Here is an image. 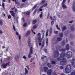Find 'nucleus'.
Returning a JSON list of instances; mask_svg holds the SVG:
<instances>
[{
    "label": "nucleus",
    "instance_id": "nucleus-56",
    "mask_svg": "<svg viewBox=\"0 0 75 75\" xmlns=\"http://www.w3.org/2000/svg\"><path fill=\"white\" fill-rule=\"evenodd\" d=\"M47 6V3H46V4H45L44 5V7H45L46 6Z\"/></svg>",
    "mask_w": 75,
    "mask_h": 75
},
{
    "label": "nucleus",
    "instance_id": "nucleus-51",
    "mask_svg": "<svg viewBox=\"0 0 75 75\" xmlns=\"http://www.w3.org/2000/svg\"><path fill=\"white\" fill-rule=\"evenodd\" d=\"M27 0H22V1L23 3H24V2H25V1H27Z\"/></svg>",
    "mask_w": 75,
    "mask_h": 75
},
{
    "label": "nucleus",
    "instance_id": "nucleus-21",
    "mask_svg": "<svg viewBox=\"0 0 75 75\" xmlns=\"http://www.w3.org/2000/svg\"><path fill=\"white\" fill-rule=\"evenodd\" d=\"M66 50L67 51H68L69 50V45L68 44H67L66 47Z\"/></svg>",
    "mask_w": 75,
    "mask_h": 75
},
{
    "label": "nucleus",
    "instance_id": "nucleus-59",
    "mask_svg": "<svg viewBox=\"0 0 75 75\" xmlns=\"http://www.w3.org/2000/svg\"><path fill=\"white\" fill-rule=\"evenodd\" d=\"M50 16V14H49L47 15V18H49V16Z\"/></svg>",
    "mask_w": 75,
    "mask_h": 75
},
{
    "label": "nucleus",
    "instance_id": "nucleus-62",
    "mask_svg": "<svg viewBox=\"0 0 75 75\" xmlns=\"http://www.w3.org/2000/svg\"><path fill=\"white\" fill-rule=\"evenodd\" d=\"M72 22H73V21H71L69 22V23H72Z\"/></svg>",
    "mask_w": 75,
    "mask_h": 75
},
{
    "label": "nucleus",
    "instance_id": "nucleus-46",
    "mask_svg": "<svg viewBox=\"0 0 75 75\" xmlns=\"http://www.w3.org/2000/svg\"><path fill=\"white\" fill-rule=\"evenodd\" d=\"M36 7H37V5H35V6H34L33 8V10H34V9H35V8H36Z\"/></svg>",
    "mask_w": 75,
    "mask_h": 75
},
{
    "label": "nucleus",
    "instance_id": "nucleus-16",
    "mask_svg": "<svg viewBox=\"0 0 75 75\" xmlns=\"http://www.w3.org/2000/svg\"><path fill=\"white\" fill-rule=\"evenodd\" d=\"M62 7L64 9V8H67V6L64 4H62Z\"/></svg>",
    "mask_w": 75,
    "mask_h": 75
},
{
    "label": "nucleus",
    "instance_id": "nucleus-24",
    "mask_svg": "<svg viewBox=\"0 0 75 75\" xmlns=\"http://www.w3.org/2000/svg\"><path fill=\"white\" fill-rule=\"evenodd\" d=\"M71 31H74L75 29V28H74V26H72L71 27Z\"/></svg>",
    "mask_w": 75,
    "mask_h": 75
},
{
    "label": "nucleus",
    "instance_id": "nucleus-4",
    "mask_svg": "<svg viewBox=\"0 0 75 75\" xmlns=\"http://www.w3.org/2000/svg\"><path fill=\"white\" fill-rule=\"evenodd\" d=\"M10 62H8V63H6V64H5V63H3V64L2 65V67H3V68H6L7 66L8 65V66H9V64Z\"/></svg>",
    "mask_w": 75,
    "mask_h": 75
},
{
    "label": "nucleus",
    "instance_id": "nucleus-1",
    "mask_svg": "<svg viewBox=\"0 0 75 75\" xmlns=\"http://www.w3.org/2000/svg\"><path fill=\"white\" fill-rule=\"evenodd\" d=\"M67 54H65V52H62L60 55L61 58H64L66 55L67 58H70L72 57V53L70 51H68L66 53Z\"/></svg>",
    "mask_w": 75,
    "mask_h": 75
},
{
    "label": "nucleus",
    "instance_id": "nucleus-54",
    "mask_svg": "<svg viewBox=\"0 0 75 75\" xmlns=\"http://www.w3.org/2000/svg\"><path fill=\"white\" fill-rule=\"evenodd\" d=\"M42 59H44V55L42 56V57H41Z\"/></svg>",
    "mask_w": 75,
    "mask_h": 75
},
{
    "label": "nucleus",
    "instance_id": "nucleus-23",
    "mask_svg": "<svg viewBox=\"0 0 75 75\" xmlns=\"http://www.w3.org/2000/svg\"><path fill=\"white\" fill-rule=\"evenodd\" d=\"M37 21V20L36 19L33 20L32 22L33 24H35Z\"/></svg>",
    "mask_w": 75,
    "mask_h": 75
},
{
    "label": "nucleus",
    "instance_id": "nucleus-20",
    "mask_svg": "<svg viewBox=\"0 0 75 75\" xmlns=\"http://www.w3.org/2000/svg\"><path fill=\"white\" fill-rule=\"evenodd\" d=\"M25 14L27 16H29L30 14V11H27L25 12Z\"/></svg>",
    "mask_w": 75,
    "mask_h": 75
},
{
    "label": "nucleus",
    "instance_id": "nucleus-22",
    "mask_svg": "<svg viewBox=\"0 0 75 75\" xmlns=\"http://www.w3.org/2000/svg\"><path fill=\"white\" fill-rule=\"evenodd\" d=\"M55 20L54 19H52V21L51 22V26H52V25H53L54 23V21Z\"/></svg>",
    "mask_w": 75,
    "mask_h": 75
},
{
    "label": "nucleus",
    "instance_id": "nucleus-5",
    "mask_svg": "<svg viewBox=\"0 0 75 75\" xmlns=\"http://www.w3.org/2000/svg\"><path fill=\"white\" fill-rule=\"evenodd\" d=\"M33 47H31L29 52L30 54L28 55V57H29V58H31V57H32V56H31V55L32 54H33Z\"/></svg>",
    "mask_w": 75,
    "mask_h": 75
},
{
    "label": "nucleus",
    "instance_id": "nucleus-29",
    "mask_svg": "<svg viewBox=\"0 0 75 75\" xmlns=\"http://www.w3.org/2000/svg\"><path fill=\"white\" fill-rule=\"evenodd\" d=\"M51 62L52 64H56L55 61H54V60L52 61Z\"/></svg>",
    "mask_w": 75,
    "mask_h": 75
},
{
    "label": "nucleus",
    "instance_id": "nucleus-42",
    "mask_svg": "<svg viewBox=\"0 0 75 75\" xmlns=\"http://www.w3.org/2000/svg\"><path fill=\"white\" fill-rule=\"evenodd\" d=\"M0 24L1 25H3V22H2V21L1 20L0 21Z\"/></svg>",
    "mask_w": 75,
    "mask_h": 75
},
{
    "label": "nucleus",
    "instance_id": "nucleus-55",
    "mask_svg": "<svg viewBox=\"0 0 75 75\" xmlns=\"http://www.w3.org/2000/svg\"><path fill=\"white\" fill-rule=\"evenodd\" d=\"M0 34H3V32L1 31V29H0Z\"/></svg>",
    "mask_w": 75,
    "mask_h": 75
},
{
    "label": "nucleus",
    "instance_id": "nucleus-44",
    "mask_svg": "<svg viewBox=\"0 0 75 75\" xmlns=\"http://www.w3.org/2000/svg\"><path fill=\"white\" fill-rule=\"evenodd\" d=\"M66 1V0H63V2L62 3V4H64L65 3Z\"/></svg>",
    "mask_w": 75,
    "mask_h": 75
},
{
    "label": "nucleus",
    "instance_id": "nucleus-15",
    "mask_svg": "<svg viewBox=\"0 0 75 75\" xmlns=\"http://www.w3.org/2000/svg\"><path fill=\"white\" fill-rule=\"evenodd\" d=\"M25 72L24 73V74L25 75H26L27 74H28V70L26 68H25Z\"/></svg>",
    "mask_w": 75,
    "mask_h": 75
},
{
    "label": "nucleus",
    "instance_id": "nucleus-11",
    "mask_svg": "<svg viewBox=\"0 0 75 75\" xmlns=\"http://www.w3.org/2000/svg\"><path fill=\"white\" fill-rule=\"evenodd\" d=\"M28 45H29V47H30V46H31V38H28Z\"/></svg>",
    "mask_w": 75,
    "mask_h": 75
},
{
    "label": "nucleus",
    "instance_id": "nucleus-28",
    "mask_svg": "<svg viewBox=\"0 0 75 75\" xmlns=\"http://www.w3.org/2000/svg\"><path fill=\"white\" fill-rule=\"evenodd\" d=\"M47 65L48 67H49V68H51V64L50 63H48L47 64Z\"/></svg>",
    "mask_w": 75,
    "mask_h": 75
},
{
    "label": "nucleus",
    "instance_id": "nucleus-47",
    "mask_svg": "<svg viewBox=\"0 0 75 75\" xmlns=\"http://www.w3.org/2000/svg\"><path fill=\"white\" fill-rule=\"evenodd\" d=\"M45 0H42V4H44L45 3Z\"/></svg>",
    "mask_w": 75,
    "mask_h": 75
},
{
    "label": "nucleus",
    "instance_id": "nucleus-49",
    "mask_svg": "<svg viewBox=\"0 0 75 75\" xmlns=\"http://www.w3.org/2000/svg\"><path fill=\"white\" fill-rule=\"evenodd\" d=\"M58 31H54V33L55 34H58Z\"/></svg>",
    "mask_w": 75,
    "mask_h": 75
},
{
    "label": "nucleus",
    "instance_id": "nucleus-13",
    "mask_svg": "<svg viewBox=\"0 0 75 75\" xmlns=\"http://www.w3.org/2000/svg\"><path fill=\"white\" fill-rule=\"evenodd\" d=\"M73 8V11L74 12H75V2H74L73 4V6H72Z\"/></svg>",
    "mask_w": 75,
    "mask_h": 75
},
{
    "label": "nucleus",
    "instance_id": "nucleus-30",
    "mask_svg": "<svg viewBox=\"0 0 75 75\" xmlns=\"http://www.w3.org/2000/svg\"><path fill=\"white\" fill-rule=\"evenodd\" d=\"M49 32L50 34H51V33H52V28H50Z\"/></svg>",
    "mask_w": 75,
    "mask_h": 75
},
{
    "label": "nucleus",
    "instance_id": "nucleus-12",
    "mask_svg": "<svg viewBox=\"0 0 75 75\" xmlns=\"http://www.w3.org/2000/svg\"><path fill=\"white\" fill-rule=\"evenodd\" d=\"M72 63V65L73 66V67H74L75 68V59H73L71 62Z\"/></svg>",
    "mask_w": 75,
    "mask_h": 75
},
{
    "label": "nucleus",
    "instance_id": "nucleus-36",
    "mask_svg": "<svg viewBox=\"0 0 75 75\" xmlns=\"http://www.w3.org/2000/svg\"><path fill=\"white\" fill-rule=\"evenodd\" d=\"M71 75H75V72H73L71 73Z\"/></svg>",
    "mask_w": 75,
    "mask_h": 75
},
{
    "label": "nucleus",
    "instance_id": "nucleus-61",
    "mask_svg": "<svg viewBox=\"0 0 75 75\" xmlns=\"http://www.w3.org/2000/svg\"><path fill=\"white\" fill-rule=\"evenodd\" d=\"M36 46H37V47H38V43H36Z\"/></svg>",
    "mask_w": 75,
    "mask_h": 75
},
{
    "label": "nucleus",
    "instance_id": "nucleus-41",
    "mask_svg": "<svg viewBox=\"0 0 75 75\" xmlns=\"http://www.w3.org/2000/svg\"><path fill=\"white\" fill-rule=\"evenodd\" d=\"M64 45H65V42L63 41L62 42V46H64Z\"/></svg>",
    "mask_w": 75,
    "mask_h": 75
},
{
    "label": "nucleus",
    "instance_id": "nucleus-43",
    "mask_svg": "<svg viewBox=\"0 0 75 75\" xmlns=\"http://www.w3.org/2000/svg\"><path fill=\"white\" fill-rule=\"evenodd\" d=\"M48 30L47 31L46 34V36H48Z\"/></svg>",
    "mask_w": 75,
    "mask_h": 75
},
{
    "label": "nucleus",
    "instance_id": "nucleus-17",
    "mask_svg": "<svg viewBox=\"0 0 75 75\" xmlns=\"http://www.w3.org/2000/svg\"><path fill=\"white\" fill-rule=\"evenodd\" d=\"M48 69V68L47 67H44V71L45 72H46L47 71V70Z\"/></svg>",
    "mask_w": 75,
    "mask_h": 75
},
{
    "label": "nucleus",
    "instance_id": "nucleus-27",
    "mask_svg": "<svg viewBox=\"0 0 75 75\" xmlns=\"http://www.w3.org/2000/svg\"><path fill=\"white\" fill-rule=\"evenodd\" d=\"M46 45H47L48 44V38L46 39Z\"/></svg>",
    "mask_w": 75,
    "mask_h": 75
},
{
    "label": "nucleus",
    "instance_id": "nucleus-33",
    "mask_svg": "<svg viewBox=\"0 0 75 75\" xmlns=\"http://www.w3.org/2000/svg\"><path fill=\"white\" fill-rule=\"evenodd\" d=\"M5 5H4V3H3L2 4V7L3 8V9H4V8H5V7L4 6Z\"/></svg>",
    "mask_w": 75,
    "mask_h": 75
},
{
    "label": "nucleus",
    "instance_id": "nucleus-39",
    "mask_svg": "<svg viewBox=\"0 0 75 75\" xmlns=\"http://www.w3.org/2000/svg\"><path fill=\"white\" fill-rule=\"evenodd\" d=\"M13 30L14 31H16V28H15V26H14V25H13Z\"/></svg>",
    "mask_w": 75,
    "mask_h": 75
},
{
    "label": "nucleus",
    "instance_id": "nucleus-64",
    "mask_svg": "<svg viewBox=\"0 0 75 75\" xmlns=\"http://www.w3.org/2000/svg\"><path fill=\"white\" fill-rule=\"evenodd\" d=\"M64 75V74L63 73H62L60 74V75Z\"/></svg>",
    "mask_w": 75,
    "mask_h": 75
},
{
    "label": "nucleus",
    "instance_id": "nucleus-10",
    "mask_svg": "<svg viewBox=\"0 0 75 75\" xmlns=\"http://www.w3.org/2000/svg\"><path fill=\"white\" fill-rule=\"evenodd\" d=\"M20 53H18V54H16V55L15 56V59L16 60H17V59H19L20 58Z\"/></svg>",
    "mask_w": 75,
    "mask_h": 75
},
{
    "label": "nucleus",
    "instance_id": "nucleus-45",
    "mask_svg": "<svg viewBox=\"0 0 75 75\" xmlns=\"http://www.w3.org/2000/svg\"><path fill=\"white\" fill-rule=\"evenodd\" d=\"M61 51H65V49H62L61 50Z\"/></svg>",
    "mask_w": 75,
    "mask_h": 75
},
{
    "label": "nucleus",
    "instance_id": "nucleus-31",
    "mask_svg": "<svg viewBox=\"0 0 75 75\" xmlns=\"http://www.w3.org/2000/svg\"><path fill=\"white\" fill-rule=\"evenodd\" d=\"M59 35L60 37H63V33H60Z\"/></svg>",
    "mask_w": 75,
    "mask_h": 75
},
{
    "label": "nucleus",
    "instance_id": "nucleus-3",
    "mask_svg": "<svg viewBox=\"0 0 75 75\" xmlns=\"http://www.w3.org/2000/svg\"><path fill=\"white\" fill-rule=\"evenodd\" d=\"M71 67L70 65H68L66 67L65 71L66 74H69L70 72H71Z\"/></svg>",
    "mask_w": 75,
    "mask_h": 75
},
{
    "label": "nucleus",
    "instance_id": "nucleus-18",
    "mask_svg": "<svg viewBox=\"0 0 75 75\" xmlns=\"http://www.w3.org/2000/svg\"><path fill=\"white\" fill-rule=\"evenodd\" d=\"M16 35H17V36H19V40H21V35H20L19 34H18V33L17 32H16Z\"/></svg>",
    "mask_w": 75,
    "mask_h": 75
},
{
    "label": "nucleus",
    "instance_id": "nucleus-14",
    "mask_svg": "<svg viewBox=\"0 0 75 75\" xmlns=\"http://www.w3.org/2000/svg\"><path fill=\"white\" fill-rule=\"evenodd\" d=\"M30 33H31V31L29 30L27 31V33H26V36L27 37L28 36V35H30Z\"/></svg>",
    "mask_w": 75,
    "mask_h": 75
},
{
    "label": "nucleus",
    "instance_id": "nucleus-63",
    "mask_svg": "<svg viewBox=\"0 0 75 75\" xmlns=\"http://www.w3.org/2000/svg\"><path fill=\"white\" fill-rule=\"evenodd\" d=\"M50 18L51 19V20H52V16H50Z\"/></svg>",
    "mask_w": 75,
    "mask_h": 75
},
{
    "label": "nucleus",
    "instance_id": "nucleus-32",
    "mask_svg": "<svg viewBox=\"0 0 75 75\" xmlns=\"http://www.w3.org/2000/svg\"><path fill=\"white\" fill-rule=\"evenodd\" d=\"M7 16L8 18V19H10V18H11V15H8Z\"/></svg>",
    "mask_w": 75,
    "mask_h": 75
},
{
    "label": "nucleus",
    "instance_id": "nucleus-7",
    "mask_svg": "<svg viewBox=\"0 0 75 75\" xmlns=\"http://www.w3.org/2000/svg\"><path fill=\"white\" fill-rule=\"evenodd\" d=\"M54 56L55 58L57 57L59 55V52L58 50H55L54 52Z\"/></svg>",
    "mask_w": 75,
    "mask_h": 75
},
{
    "label": "nucleus",
    "instance_id": "nucleus-8",
    "mask_svg": "<svg viewBox=\"0 0 75 75\" xmlns=\"http://www.w3.org/2000/svg\"><path fill=\"white\" fill-rule=\"evenodd\" d=\"M10 13H11V15L12 17H13L14 20H16V16L15 13L13 12V11H10Z\"/></svg>",
    "mask_w": 75,
    "mask_h": 75
},
{
    "label": "nucleus",
    "instance_id": "nucleus-52",
    "mask_svg": "<svg viewBox=\"0 0 75 75\" xmlns=\"http://www.w3.org/2000/svg\"><path fill=\"white\" fill-rule=\"evenodd\" d=\"M34 60V59L33 58H31V60L30 61V62H32Z\"/></svg>",
    "mask_w": 75,
    "mask_h": 75
},
{
    "label": "nucleus",
    "instance_id": "nucleus-50",
    "mask_svg": "<svg viewBox=\"0 0 75 75\" xmlns=\"http://www.w3.org/2000/svg\"><path fill=\"white\" fill-rule=\"evenodd\" d=\"M22 21L23 22H24L25 21V19H24V18H22Z\"/></svg>",
    "mask_w": 75,
    "mask_h": 75
},
{
    "label": "nucleus",
    "instance_id": "nucleus-40",
    "mask_svg": "<svg viewBox=\"0 0 75 75\" xmlns=\"http://www.w3.org/2000/svg\"><path fill=\"white\" fill-rule=\"evenodd\" d=\"M23 26L25 27H26V26H27V23H25L23 24Z\"/></svg>",
    "mask_w": 75,
    "mask_h": 75
},
{
    "label": "nucleus",
    "instance_id": "nucleus-58",
    "mask_svg": "<svg viewBox=\"0 0 75 75\" xmlns=\"http://www.w3.org/2000/svg\"><path fill=\"white\" fill-rule=\"evenodd\" d=\"M37 9H35L34 11V13H35L37 12Z\"/></svg>",
    "mask_w": 75,
    "mask_h": 75
},
{
    "label": "nucleus",
    "instance_id": "nucleus-37",
    "mask_svg": "<svg viewBox=\"0 0 75 75\" xmlns=\"http://www.w3.org/2000/svg\"><path fill=\"white\" fill-rule=\"evenodd\" d=\"M41 14L40 15V18H41V17H42V12H41Z\"/></svg>",
    "mask_w": 75,
    "mask_h": 75
},
{
    "label": "nucleus",
    "instance_id": "nucleus-26",
    "mask_svg": "<svg viewBox=\"0 0 75 75\" xmlns=\"http://www.w3.org/2000/svg\"><path fill=\"white\" fill-rule=\"evenodd\" d=\"M65 30H67V28L66 26H64L62 28V31H64Z\"/></svg>",
    "mask_w": 75,
    "mask_h": 75
},
{
    "label": "nucleus",
    "instance_id": "nucleus-9",
    "mask_svg": "<svg viewBox=\"0 0 75 75\" xmlns=\"http://www.w3.org/2000/svg\"><path fill=\"white\" fill-rule=\"evenodd\" d=\"M52 72V70L50 69L48 70L47 73V75H51Z\"/></svg>",
    "mask_w": 75,
    "mask_h": 75
},
{
    "label": "nucleus",
    "instance_id": "nucleus-60",
    "mask_svg": "<svg viewBox=\"0 0 75 75\" xmlns=\"http://www.w3.org/2000/svg\"><path fill=\"white\" fill-rule=\"evenodd\" d=\"M45 52H46V53H47V49L45 50Z\"/></svg>",
    "mask_w": 75,
    "mask_h": 75
},
{
    "label": "nucleus",
    "instance_id": "nucleus-25",
    "mask_svg": "<svg viewBox=\"0 0 75 75\" xmlns=\"http://www.w3.org/2000/svg\"><path fill=\"white\" fill-rule=\"evenodd\" d=\"M62 38L58 37L57 38V40H58V41H61V40H62Z\"/></svg>",
    "mask_w": 75,
    "mask_h": 75
},
{
    "label": "nucleus",
    "instance_id": "nucleus-35",
    "mask_svg": "<svg viewBox=\"0 0 75 75\" xmlns=\"http://www.w3.org/2000/svg\"><path fill=\"white\" fill-rule=\"evenodd\" d=\"M37 28V26H36V25H34L33 26V29H35V28Z\"/></svg>",
    "mask_w": 75,
    "mask_h": 75
},
{
    "label": "nucleus",
    "instance_id": "nucleus-34",
    "mask_svg": "<svg viewBox=\"0 0 75 75\" xmlns=\"http://www.w3.org/2000/svg\"><path fill=\"white\" fill-rule=\"evenodd\" d=\"M56 26L57 29H58V30H60L61 29H60V28L58 27V25H57Z\"/></svg>",
    "mask_w": 75,
    "mask_h": 75
},
{
    "label": "nucleus",
    "instance_id": "nucleus-2",
    "mask_svg": "<svg viewBox=\"0 0 75 75\" xmlns=\"http://www.w3.org/2000/svg\"><path fill=\"white\" fill-rule=\"evenodd\" d=\"M57 61H61L60 64L61 65H65L66 64V63H67V60L65 58L61 59L60 57H58L57 59Z\"/></svg>",
    "mask_w": 75,
    "mask_h": 75
},
{
    "label": "nucleus",
    "instance_id": "nucleus-53",
    "mask_svg": "<svg viewBox=\"0 0 75 75\" xmlns=\"http://www.w3.org/2000/svg\"><path fill=\"white\" fill-rule=\"evenodd\" d=\"M31 31L32 32V33H33L35 35V32H34L33 31V29L31 30Z\"/></svg>",
    "mask_w": 75,
    "mask_h": 75
},
{
    "label": "nucleus",
    "instance_id": "nucleus-38",
    "mask_svg": "<svg viewBox=\"0 0 75 75\" xmlns=\"http://www.w3.org/2000/svg\"><path fill=\"white\" fill-rule=\"evenodd\" d=\"M45 42V40H43V42L42 43V45H45V43H44Z\"/></svg>",
    "mask_w": 75,
    "mask_h": 75
},
{
    "label": "nucleus",
    "instance_id": "nucleus-6",
    "mask_svg": "<svg viewBox=\"0 0 75 75\" xmlns=\"http://www.w3.org/2000/svg\"><path fill=\"white\" fill-rule=\"evenodd\" d=\"M38 40L39 42H41L42 39V38L41 37V33H38Z\"/></svg>",
    "mask_w": 75,
    "mask_h": 75
},
{
    "label": "nucleus",
    "instance_id": "nucleus-19",
    "mask_svg": "<svg viewBox=\"0 0 75 75\" xmlns=\"http://www.w3.org/2000/svg\"><path fill=\"white\" fill-rule=\"evenodd\" d=\"M43 8V6H40V8H39V10H38V12L39 11H42V9H41V8Z\"/></svg>",
    "mask_w": 75,
    "mask_h": 75
},
{
    "label": "nucleus",
    "instance_id": "nucleus-48",
    "mask_svg": "<svg viewBox=\"0 0 75 75\" xmlns=\"http://www.w3.org/2000/svg\"><path fill=\"white\" fill-rule=\"evenodd\" d=\"M60 69H64V67L62 66L60 67Z\"/></svg>",
    "mask_w": 75,
    "mask_h": 75
},
{
    "label": "nucleus",
    "instance_id": "nucleus-57",
    "mask_svg": "<svg viewBox=\"0 0 75 75\" xmlns=\"http://www.w3.org/2000/svg\"><path fill=\"white\" fill-rule=\"evenodd\" d=\"M23 58H24V59H26V58H27V57H26L25 56H24L23 57Z\"/></svg>",
    "mask_w": 75,
    "mask_h": 75
}]
</instances>
